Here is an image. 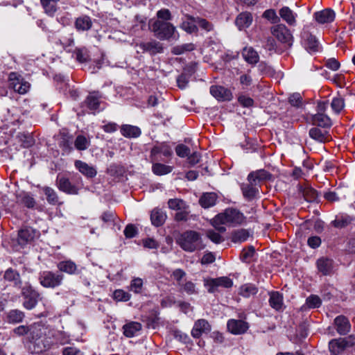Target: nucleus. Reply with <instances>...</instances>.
<instances>
[{
	"label": "nucleus",
	"instance_id": "1",
	"mask_svg": "<svg viewBox=\"0 0 355 355\" xmlns=\"http://www.w3.org/2000/svg\"><path fill=\"white\" fill-rule=\"evenodd\" d=\"M177 243L183 250L189 252L205 248L200 234L193 230H187L182 233L177 239Z\"/></svg>",
	"mask_w": 355,
	"mask_h": 355
},
{
	"label": "nucleus",
	"instance_id": "2",
	"mask_svg": "<svg viewBox=\"0 0 355 355\" xmlns=\"http://www.w3.org/2000/svg\"><path fill=\"white\" fill-rule=\"evenodd\" d=\"M245 216L239 210L233 208L227 209L224 212L218 214L212 220V225L227 224L236 225L242 224Z\"/></svg>",
	"mask_w": 355,
	"mask_h": 355
},
{
	"label": "nucleus",
	"instance_id": "3",
	"mask_svg": "<svg viewBox=\"0 0 355 355\" xmlns=\"http://www.w3.org/2000/svg\"><path fill=\"white\" fill-rule=\"evenodd\" d=\"M150 29L154 35L160 40L177 39L175 36V27L171 23L162 20H155L150 24Z\"/></svg>",
	"mask_w": 355,
	"mask_h": 355
},
{
	"label": "nucleus",
	"instance_id": "4",
	"mask_svg": "<svg viewBox=\"0 0 355 355\" xmlns=\"http://www.w3.org/2000/svg\"><path fill=\"white\" fill-rule=\"evenodd\" d=\"M21 294L24 298L23 306L28 310L34 309L42 299L40 293L28 282L21 286Z\"/></svg>",
	"mask_w": 355,
	"mask_h": 355
},
{
	"label": "nucleus",
	"instance_id": "5",
	"mask_svg": "<svg viewBox=\"0 0 355 355\" xmlns=\"http://www.w3.org/2000/svg\"><path fill=\"white\" fill-rule=\"evenodd\" d=\"M64 279V275L61 273H55L52 271H43L40 273V284L44 288H54L60 286Z\"/></svg>",
	"mask_w": 355,
	"mask_h": 355
},
{
	"label": "nucleus",
	"instance_id": "6",
	"mask_svg": "<svg viewBox=\"0 0 355 355\" xmlns=\"http://www.w3.org/2000/svg\"><path fill=\"white\" fill-rule=\"evenodd\" d=\"M204 285L207 288L210 293H214L218 291L219 287L228 288L232 286L233 282L227 277H220L218 278H209L204 279Z\"/></svg>",
	"mask_w": 355,
	"mask_h": 355
},
{
	"label": "nucleus",
	"instance_id": "7",
	"mask_svg": "<svg viewBox=\"0 0 355 355\" xmlns=\"http://www.w3.org/2000/svg\"><path fill=\"white\" fill-rule=\"evenodd\" d=\"M271 33L280 42L291 46L293 44V36L290 30L282 24H277L271 28Z\"/></svg>",
	"mask_w": 355,
	"mask_h": 355
},
{
	"label": "nucleus",
	"instance_id": "8",
	"mask_svg": "<svg viewBox=\"0 0 355 355\" xmlns=\"http://www.w3.org/2000/svg\"><path fill=\"white\" fill-rule=\"evenodd\" d=\"M10 85L13 89L21 94H26L30 89L31 85L26 81L20 75L15 72L9 74Z\"/></svg>",
	"mask_w": 355,
	"mask_h": 355
},
{
	"label": "nucleus",
	"instance_id": "9",
	"mask_svg": "<svg viewBox=\"0 0 355 355\" xmlns=\"http://www.w3.org/2000/svg\"><path fill=\"white\" fill-rule=\"evenodd\" d=\"M137 46L141 50L142 53H148L150 55L162 53L164 51L163 44L155 40L140 42L137 44Z\"/></svg>",
	"mask_w": 355,
	"mask_h": 355
},
{
	"label": "nucleus",
	"instance_id": "10",
	"mask_svg": "<svg viewBox=\"0 0 355 355\" xmlns=\"http://www.w3.org/2000/svg\"><path fill=\"white\" fill-rule=\"evenodd\" d=\"M35 236V230L31 227H26L19 230L17 241L21 247H24L32 242Z\"/></svg>",
	"mask_w": 355,
	"mask_h": 355
},
{
	"label": "nucleus",
	"instance_id": "11",
	"mask_svg": "<svg viewBox=\"0 0 355 355\" xmlns=\"http://www.w3.org/2000/svg\"><path fill=\"white\" fill-rule=\"evenodd\" d=\"M228 330L233 334H243L247 331L249 324L242 320H229L227 324Z\"/></svg>",
	"mask_w": 355,
	"mask_h": 355
},
{
	"label": "nucleus",
	"instance_id": "12",
	"mask_svg": "<svg viewBox=\"0 0 355 355\" xmlns=\"http://www.w3.org/2000/svg\"><path fill=\"white\" fill-rule=\"evenodd\" d=\"M210 93L218 101H230L232 98V94L231 91L223 86H211Z\"/></svg>",
	"mask_w": 355,
	"mask_h": 355
},
{
	"label": "nucleus",
	"instance_id": "13",
	"mask_svg": "<svg viewBox=\"0 0 355 355\" xmlns=\"http://www.w3.org/2000/svg\"><path fill=\"white\" fill-rule=\"evenodd\" d=\"M56 185L58 188L68 194H78V188L71 184L70 180L64 176H58L56 179Z\"/></svg>",
	"mask_w": 355,
	"mask_h": 355
},
{
	"label": "nucleus",
	"instance_id": "14",
	"mask_svg": "<svg viewBox=\"0 0 355 355\" xmlns=\"http://www.w3.org/2000/svg\"><path fill=\"white\" fill-rule=\"evenodd\" d=\"M316 266L323 275H330L333 272L334 261L327 257H321L317 260Z\"/></svg>",
	"mask_w": 355,
	"mask_h": 355
},
{
	"label": "nucleus",
	"instance_id": "15",
	"mask_svg": "<svg viewBox=\"0 0 355 355\" xmlns=\"http://www.w3.org/2000/svg\"><path fill=\"white\" fill-rule=\"evenodd\" d=\"M82 107H86L89 111L94 112L99 109L100 96L96 92L89 94L82 103Z\"/></svg>",
	"mask_w": 355,
	"mask_h": 355
},
{
	"label": "nucleus",
	"instance_id": "16",
	"mask_svg": "<svg viewBox=\"0 0 355 355\" xmlns=\"http://www.w3.org/2000/svg\"><path fill=\"white\" fill-rule=\"evenodd\" d=\"M257 183L248 182L247 184H243L241 186V191L244 198L248 201L254 199L259 194V189Z\"/></svg>",
	"mask_w": 355,
	"mask_h": 355
},
{
	"label": "nucleus",
	"instance_id": "17",
	"mask_svg": "<svg viewBox=\"0 0 355 355\" xmlns=\"http://www.w3.org/2000/svg\"><path fill=\"white\" fill-rule=\"evenodd\" d=\"M272 177V175L271 173L264 169H261L250 173L248 176V181L252 182V183L255 182L257 184H259L261 181L270 180Z\"/></svg>",
	"mask_w": 355,
	"mask_h": 355
},
{
	"label": "nucleus",
	"instance_id": "18",
	"mask_svg": "<svg viewBox=\"0 0 355 355\" xmlns=\"http://www.w3.org/2000/svg\"><path fill=\"white\" fill-rule=\"evenodd\" d=\"M159 153L163 154L165 157H171L173 155V151L166 142L155 146L150 150V158L152 161L157 160L156 157Z\"/></svg>",
	"mask_w": 355,
	"mask_h": 355
},
{
	"label": "nucleus",
	"instance_id": "19",
	"mask_svg": "<svg viewBox=\"0 0 355 355\" xmlns=\"http://www.w3.org/2000/svg\"><path fill=\"white\" fill-rule=\"evenodd\" d=\"M336 331L340 335H346L349 332L351 324L349 320L344 315L337 316L334 320Z\"/></svg>",
	"mask_w": 355,
	"mask_h": 355
},
{
	"label": "nucleus",
	"instance_id": "20",
	"mask_svg": "<svg viewBox=\"0 0 355 355\" xmlns=\"http://www.w3.org/2000/svg\"><path fill=\"white\" fill-rule=\"evenodd\" d=\"M17 202L24 205L27 208H33L35 205V200L33 196L26 191H21L16 193Z\"/></svg>",
	"mask_w": 355,
	"mask_h": 355
},
{
	"label": "nucleus",
	"instance_id": "21",
	"mask_svg": "<svg viewBox=\"0 0 355 355\" xmlns=\"http://www.w3.org/2000/svg\"><path fill=\"white\" fill-rule=\"evenodd\" d=\"M315 20L320 24L331 23L335 19V12L330 8L324 9L314 14Z\"/></svg>",
	"mask_w": 355,
	"mask_h": 355
},
{
	"label": "nucleus",
	"instance_id": "22",
	"mask_svg": "<svg viewBox=\"0 0 355 355\" xmlns=\"http://www.w3.org/2000/svg\"><path fill=\"white\" fill-rule=\"evenodd\" d=\"M4 280L12 282L15 287L21 288L22 282L19 273L12 268H8L3 275Z\"/></svg>",
	"mask_w": 355,
	"mask_h": 355
},
{
	"label": "nucleus",
	"instance_id": "23",
	"mask_svg": "<svg viewBox=\"0 0 355 355\" xmlns=\"http://www.w3.org/2000/svg\"><path fill=\"white\" fill-rule=\"evenodd\" d=\"M311 122L313 125L324 128H328L332 125L331 119L327 114L322 113H316L312 115Z\"/></svg>",
	"mask_w": 355,
	"mask_h": 355
},
{
	"label": "nucleus",
	"instance_id": "24",
	"mask_svg": "<svg viewBox=\"0 0 355 355\" xmlns=\"http://www.w3.org/2000/svg\"><path fill=\"white\" fill-rule=\"evenodd\" d=\"M28 331V338L33 341H35L42 338L44 334L45 328L42 324L35 322L29 325Z\"/></svg>",
	"mask_w": 355,
	"mask_h": 355
},
{
	"label": "nucleus",
	"instance_id": "25",
	"mask_svg": "<svg viewBox=\"0 0 355 355\" xmlns=\"http://www.w3.org/2000/svg\"><path fill=\"white\" fill-rule=\"evenodd\" d=\"M75 166L82 174L87 176V178H94L97 173L96 169L93 166H91L87 163L80 160H76L75 162Z\"/></svg>",
	"mask_w": 355,
	"mask_h": 355
},
{
	"label": "nucleus",
	"instance_id": "26",
	"mask_svg": "<svg viewBox=\"0 0 355 355\" xmlns=\"http://www.w3.org/2000/svg\"><path fill=\"white\" fill-rule=\"evenodd\" d=\"M57 268L60 271L69 275L78 273L77 265L71 260L60 261L57 265Z\"/></svg>",
	"mask_w": 355,
	"mask_h": 355
},
{
	"label": "nucleus",
	"instance_id": "27",
	"mask_svg": "<svg viewBox=\"0 0 355 355\" xmlns=\"http://www.w3.org/2000/svg\"><path fill=\"white\" fill-rule=\"evenodd\" d=\"M209 324L206 320L200 319L197 320L191 331V335L194 338H200L203 332L209 330Z\"/></svg>",
	"mask_w": 355,
	"mask_h": 355
},
{
	"label": "nucleus",
	"instance_id": "28",
	"mask_svg": "<svg viewBox=\"0 0 355 355\" xmlns=\"http://www.w3.org/2000/svg\"><path fill=\"white\" fill-rule=\"evenodd\" d=\"M279 14L284 21H285L288 25L294 26L296 23V15L287 6L282 8Z\"/></svg>",
	"mask_w": 355,
	"mask_h": 355
},
{
	"label": "nucleus",
	"instance_id": "29",
	"mask_svg": "<svg viewBox=\"0 0 355 355\" xmlns=\"http://www.w3.org/2000/svg\"><path fill=\"white\" fill-rule=\"evenodd\" d=\"M166 218V214L162 210H161L159 209L156 208V209H154L151 211V214H150L151 223L153 225H155L156 227H159V226L162 225L164 223Z\"/></svg>",
	"mask_w": 355,
	"mask_h": 355
},
{
	"label": "nucleus",
	"instance_id": "30",
	"mask_svg": "<svg viewBox=\"0 0 355 355\" xmlns=\"http://www.w3.org/2000/svg\"><path fill=\"white\" fill-rule=\"evenodd\" d=\"M252 21V16L250 12H242L238 15L235 24L240 30L248 28Z\"/></svg>",
	"mask_w": 355,
	"mask_h": 355
},
{
	"label": "nucleus",
	"instance_id": "31",
	"mask_svg": "<svg viewBox=\"0 0 355 355\" xmlns=\"http://www.w3.org/2000/svg\"><path fill=\"white\" fill-rule=\"evenodd\" d=\"M42 191L46 196V200L51 205H62L56 191L49 187H44Z\"/></svg>",
	"mask_w": 355,
	"mask_h": 355
},
{
	"label": "nucleus",
	"instance_id": "32",
	"mask_svg": "<svg viewBox=\"0 0 355 355\" xmlns=\"http://www.w3.org/2000/svg\"><path fill=\"white\" fill-rule=\"evenodd\" d=\"M244 60L251 64H255L259 62V56L252 47H245L242 52Z\"/></svg>",
	"mask_w": 355,
	"mask_h": 355
},
{
	"label": "nucleus",
	"instance_id": "33",
	"mask_svg": "<svg viewBox=\"0 0 355 355\" xmlns=\"http://www.w3.org/2000/svg\"><path fill=\"white\" fill-rule=\"evenodd\" d=\"M185 17L187 19V21H184L181 24V28L188 33H197L198 28L196 24V17L191 15H187Z\"/></svg>",
	"mask_w": 355,
	"mask_h": 355
},
{
	"label": "nucleus",
	"instance_id": "34",
	"mask_svg": "<svg viewBox=\"0 0 355 355\" xmlns=\"http://www.w3.org/2000/svg\"><path fill=\"white\" fill-rule=\"evenodd\" d=\"M217 195L215 193H204L199 199L200 205L204 208H209L216 204Z\"/></svg>",
	"mask_w": 355,
	"mask_h": 355
},
{
	"label": "nucleus",
	"instance_id": "35",
	"mask_svg": "<svg viewBox=\"0 0 355 355\" xmlns=\"http://www.w3.org/2000/svg\"><path fill=\"white\" fill-rule=\"evenodd\" d=\"M123 334L126 337L131 338L141 329V324L137 322H131L123 327Z\"/></svg>",
	"mask_w": 355,
	"mask_h": 355
},
{
	"label": "nucleus",
	"instance_id": "36",
	"mask_svg": "<svg viewBox=\"0 0 355 355\" xmlns=\"http://www.w3.org/2000/svg\"><path fill=\"white\" fill-rule=\"evenodd\" d=\"M25 314L18 309H12L7 313V322L12 324L19 323L23 321Z\"/></svg>",
	"mask_w": 355,
	"mask_h": 355
},
{
	"label": "nucleus",
	"instance_id": "37",
	"mask_svg": "<svg viewBox=\"0 0 355 355\" xmlns=\"http://www.w3.org/2000/svg\"><path fill=\"white\" fill-rule=\"evenodd\" d=\"M121 132L122 135L129 138L138 137L141 133L138 127L131 125H123L121 128Z\"/></svg>",
	"mask_w": 355,
	"mask_h": 355
},
{
	"label": "nucleus",
	"instance_id": "38",
	"mask_svg": "<svg viewBox=\"0 0 355 355\" xmlns=\"http://www.w3.org/2000/svg\"><path fill=\"white\" fill-rule=\"evenodd\" d=\"M92 19L87 15L77 18L75 22V26L78 31H88L92 28Z\"/></svg>",
	"mask_w": 355,
	"mask_h": 355
},
{
	"label": "nucleus",
	"instance_id": "39",
	"mask_svg": "<svg viewBox=\"0 0 355 355\" xmlns=\"http://www.w3.org/2000/svg\"><path fill=\"white\" fill-rule=\"evenodd\" d=\"M269 303L271 307L277 311L282 309L283 305V296L277 291H273L270 293Z\"/></svg>",
	"mask_w": 355,
	"mask_h": 355
},
{
	"label": "nucleus",
	"instance_id": "40",
	"mask_svg": "<svg viewBox=\"0 0 355 355\" xmlns=\"http://www.w3.org/2000/svg\"><path fill=\"white\" fill-rule=\"evenodd\" d=\"M329 347L334 354H340L347 348L343 338L331 340L329 343Z\"/></svg>",
	"mask_w": 355,
	"mask_h": 355
},
{
	"label": "nucleus",
	"instance_id": "41",
	"mask_svg": "<svg viewBox=\"0 0 355 355\" xmlns=\"http://www.w3.org/2000/svg\"><path fill=\"white\" fill-rule=\"evenodd\" d=\"M309 134L311 138L319 142H325L328 139V132L316 127L311 128Z\"/></svg>",
	"mask_w": 355,
	"mask_h": 355
},
{
	"label": "nucleus",
	"instance_id": "42",
	"mask_svg": "<svg viewBox=\"0 0 355 355\" xmlns=\"http://www.w3.org/2000/svg\"><path fill=\"white\" fill-rule=\"evenodd\" d=\"M60 0H40L45 12L53 16L57 10V5Z\"/></svg>",
	"mask_w": 355,
	"mask_h": 355
},
{
	"label": "nucleus",
	"instance_id": "43",
	"mask_svg": "<svg viewBox=\"0 0 355 355\" xmlns=\"http://www.w3.org/2000/svg\"><path fill=\"white\" fill-rule=\"evenodd\" d=\"M353 218L348 215L337 216L332 225L337 228H343L352 223Z\"/></svg>",
	"mask_w": 355,
	"mask_h": 355
},
{
	"label": "nucleus",
	"instance_id": "44",
	"mask_svg": "<svg viewBox=\"0 0 355 355\" xmlns=\"http://www.w3.org/2000/svg\"><path fill=\"white\" fill-rule=\"evenodd\" d=\"M90 146V140L84 135H79L74 141L75 148L80 151L85 150Z\"/></svg>",
	"mask_w": 355,
	"mask_h": 355
},
{
	"label": "nucleus",
	"instance_id": "45",
	"mask_svg": "<svg viewBox=\"0 0 355 355\" xmlns=\"http://www.w3.org/2000/svg\"><path fill=\"white\" fill-rule=\"evenodd\" d=\"M249 233L246 230L240 229L232 233L231 239L234 243H241L247 240Z\"/></svg>",
	"mask_w": 355,
	"mask_h": 355
},
{
	"label": "nucleus",
	"instance_id": "46",
	"mask_svg": "<svg viewBox=\"0 0 355 355\" xmlns=\"http://www.w3.org/2000/svg\"><path fill=\"white\" fill-rule=\"evenodd\" d=\"M195 49V45L192 43H187L181 45H177L171 49V53L173 55H178L187 51H192Z\"/></svg>",
	"mask_w": 355,
	"mask_h": 355
},
{
	"label": "nucleus",
	"instance_id": "47",
	"mask_svg": "<svg viewBox=\"0 0 355 355\" xmlns=\"http://www.w3.org/2000/svg\"><path fill=\"white\" fill-rule=\"evenodd\" d=\"M153 172L157 175H163L171 172L172 167L164 164L156 163L153 164Z\"/></svg>",
	"mask_w": 355,
	"mask_h": 355
},
{
	"label": "nucleus",
	"instance_id": "48",
	"mask_svg": "<svg viewBox=\"0 0 355 355\" xmlns=\"http://www.w3.org/2000/svg\"><path fill=\"white\" fill-rule=\"evenodd\" d=\"M306 47L312 51H318V42L315 37L309 34L305 33L304 35Z\"/></svg>",
	"mask_w": 355,
	"mask_h": 355
},
{
	"label": "nucleus",
	"instance_id": "49",
	"mask_svg": "<svg viewBox=\"0 0 355 355\" xmlns=\"http://www.w3.org/2000/svg\"><path fill=\"white\" fill-rule=\"evenodd\" d=\"M180 286V291L182 292H185L188 295H193L198 293L196 284L191 281H187L185 283H182Z\"/></svg>",
	"mask_w": 355,
	"mask_h": 355
},
{
	"label": "nucleus",
	"instance_id": "50",
	"mask_svg": "<svg viewBox=\"0 0 355 355\" xmlns=\"http://www.w3.org/2000/svg\"><path fill=\"white\" fill-rule=\"evenodd\" d=\"M257 293V288L251 284H245L241 288V294L245 297L255 295Z\"/></svg>",
	"mask_w": 355,
	"mask_h": 355
},
{
	"label": "nucleus",
	"instance_id": "51",
	"mask_svg": "<svg viewBox=\"0 0 355 355\" xmlns=\"http://www.w3.org/2000/svg\"><path fill=\"white\" fill-rule=\"evenodd\" d=\"M344 99L342 97L338 96L333 98L331 107L336 113H340L344 108Z\"/></svg>",
	"mask_w": 355,
	"mask_h": 355
},
{
	"label": "nucleus",
	"instance_id": "52",
	"mask_svg": "<svg viewBox=\"0 0 355 355\" xmlns=\"http://www.w3.org/2000/svg\"><path fill=\"white\" fill-rule=\"evenodd\" d=\"M306 303L309 308H318L320 307L322 301L318 295H311L306 300Z\"/></svg>",
	"mask_w": 355,
	"mask_h": 355
},
{
	"label": "nucleus",
	"instance_id": "53",
	"mask_svg": "<svg viewBox=\"0 0 355 355\" xmlns=\"http://www.w3.org/2000/svg\"><path fill=\"white\" fill-rule=\"evenodd\" d=\"M76 59L77 61L81 63L87 62L89 60V55L87 51L83 49H78L74 51Z\"/></svg>",
	"mask_w": 355,
	"mask_h": 355
},
{
	"label": "nucleus",
	"instance_id": "54",
	"mask_svg": "<svg viewBox=\"0 0 355 355\" xmlns=\"http://www.w3.org/2000/svg\"><path fill=\"white\" fill-rule=\"evenodd\" d=\"M190 77L191 74L185 72L182 73L177 78L178 87L182 89H184L189 81Z\"/></svg>",
	"mask_w": 355,
	"mask_h": 355
},
{
	"label": "nucleus",
	"instance_id": "55",
	"mask_svg": "<svg viewBox=\"0 0 355 355\" xmlns=\"http://www.w3.org/2000/svg\"><path fill=\"white\" fill-rule=\"evenodd\" d=\"M289 103L294 107H299L302 105V98L300 93H294L288 98Z\"/></svg>",
	"mask_w": 355,
	"mask_h": 355
},
{
	"label": "nucleus",
	"instance_id": "56",
	"mask_svg": "<svg viewBox=\"0 0 355 355\" xmlns=\"http://www.w3.org/2000/svg\"><path fill=\"white\" fill-rule=\"evenodd\" d=\"M196 24H198L202 29L207 32H209L214 29V25L205 19L196 17Z\"/></svg>",
	"mask_w": 355,
	"mask_h": 355
},
{
	"label": "nucleus",
	"instance_id": "57",
	"mask_svg": "<svg viewBox=\"0 0 355 355\" xmlns=\"http://www.w3.org/2000/svg\"><path fill=\"white\" fill-rule=\"evenodd\" d=\"M255 253L254 248L252 245H250L247 249H243L241 252V259L243 261H249L250 259L254 256Z\"/></svg>",
	"mask_w": 355,
	"mask_h": 355
},
{
	"label": "nucleus",
	"instance_id": "58",
	"mask_svg": "<svg viewBox=\"0 0 355 355\" xmlns=\"http://www.w3.org/2000/svg\"><path fill=\"white\" fill-rule=\"evenodd\" d=\"M114 299L117 301L127 302L130 298V295L123 290H116L114 292Z\"/></svg>",
	"mask_w": 355,
	"mask_h": 355
},
{
	"label": "nucleus",
	"instance_id": "59",
	"mask_svg": "<svg viewBox=\"0 0 355 355\" xmlns=\"http://www.w3.org/2000/svg\"><path fill=\"white\" fill-rule=\"evenodd\" d=\"M304 196L306 200L313 202L318 198V194L316 190L313 188H308L304 192Z\"/></svg>",
	"mask_w": 355,
	"mask_h": 355
},
{
	"label": "nucleus",
	"instance_id": "60",
	"mask_svg": "<svg viewBox=\"0 0 355 355\" xmlns=\"http://www.w3.org/2000/svg\"><path fill=\"white\" fill-rule=\"evenodd\" d=\"M175 153L178 156L185 157L190 154V148L184 144H178L175 147Z\"/></svg>",
	"mask_w": 355,
	"mask_h": 355
},
{
	"label": "nucleus",
	"instance_id": "61",
	"mask_svg": "<svg viewBox=\"0 0 355 355\" xmlns=\"http://www.w3.org/2000/svg\"><path fill=\"white\" fill-rule=\"evenodd\" d=\"M207 236L212 242L216 244L220 243L224 241V239H223L220 234L214 230H208L207 232Z\"/></svg>",
	"mask_w": 355,
	"mask_h": 355
},
{
	"label": "nucleus",
	"instance_id": "62",
	"mask_svg": "<svg viewBox=\"0 0 355 355\" xmlns=\"http://www.w3.org/2000/svg\"><path fill=\"white\" fill-rule=\"evenodd\" d=\"M238 101L242 106L245 107H252L254 104V100L252 98L245 95L239 96L238 98Z\"/></svg>",
	"mask_w": 355,
	"mask_h": 355
},
{
	"label": "nucleus",
	"instance_id": "63",
	"mask_svg": "<svg viewBox=\"0 0 355 355\" xmlns=\"http://www.w3.org/2000/svg\"><path fill=\"white\" fill-rule=\"evenodd\" d=\"M124 235L126 238L131 239L136 236L137 234V228L136 227L132 224H128L124 231H123Z\"/></svg>",
	"mask_w": 355,
	"mask_h": 355
},
{
	"label": "nucleus",
	"instance_id": "64",
	"mask_svg": "<svg viewBox=\"0 0 355 355\" xmlns=\"http://www.w3.org/2000/svg\"><path fill=\"white\" fill-rule=\"evenodd\" d=\"M142 285V279L140 278H135L131 282L130 288L135 293H138L141 291Z\"/></svg>",
	"mask_w": 355,
	"mask_h": 355
}]
</instances>
